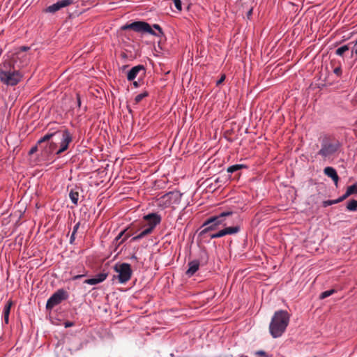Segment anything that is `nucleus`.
Instances as JSON below:
<instances>
[{
    "label": "nucleus",
    "mask_w": 357,
    "mask_h": 357,
    "mask_svg": "<svg viewBox=\"0 0 357 357\" xmlns=\"http://www.w3.org/2000/svg\"><path fill=\"white\" fill-rule=\"evenodd\" d=\"M290 319L287 311L280 310L275 312L269 324V332L273 338L282 335L289 325Z\"/></svg>",
    "instance_id": "f257e3e1"
},
{
    "label": "nucleus",
    "mask_w": 357,
    "mask_h": 357,
    "mask_svg": "<svg viewBox=\"0 0 357 357\" xmlns=\"http://www.w3.org/2000/svg\"><path fill=\"white\" fill-rule=\"evenodd\" d=\"M23 77V73L5 61L0 65V81L8 86L17 85Z\"/></svg>",
    "instance_id": "f03ea898"
},
{
    "label": "nucleus",
    "mask_w": 357,
    "mask_h": 357,
    "mask_svg": "<svg viewBox=\"0 0 357 357\" xmlns=\"http://www.w3.org/2000/svg\"><path fill=\"white\" fill-rule=\"evenodd\" d=\"M54 138L56 141H60V147L56 151V155H60L68 148L70 143L73 140L72 135L68 130L63 131H56L52 133H47L41 137L38 141V144H40L43 142H48L51 139Z\"/></svg>",
    "instance_id": "7ed1b4c3"
},
{
    "label": "nucleus",
    "mask_w": 357,
    "mask_h": 357,
    "mask_svg": "<svg viewBox=\"0 0 357 357\" xmlns=\"http://www.w3.org/2000/svg\"><path fill=\"white\" fill-rule=\"evenodd\" d=\"M153 27L158 30V33L155 32L149 23L143 21H137L128 24H126L122 27V29L124 30L128 29H132L138 33H148L155 36H160L162 35L163 33L160 25L155 24H153Z\"/></svg>",
    "instance_id": "20e7f679"
},
{
    "label": "nucleus",
    "mask_w": 357,
    "mask_h": 357,
    "mask_svg": "<svg viewBox=\"0 0 357 357\" xmlns=\"http://www.w3.org/2000/svg\"><path fill=\"white\" fill-rule=\"evenodd\" d=\"M341 146L339 141L331 142L328 138H324L321 144L318 154L326 158L336 153Z\"/></svg>",
    "instance_id": "39448f33"
},
{
    "label": "nucleus",
    "mask_w": 357,
    "mask_h": 357,
    "mask_svg": "<svg viewBox=\"0 0 357 357\" xmlns=\"http://www.w3.org/2000/svg\"><path fill=\"white\" fill-rule=\"evenodd\" d=\"M114 270L118 273L116 278L121 284L126 283L131 278L132 271L128 263H117L114 266Z\"/></svg>",
    "instance_id": "423d86ee"
},
{
    "label": "nucleus",
    "mask_w": 357,
    "mask_h": 357,
    "mask_svg": "<svg viewBox=\"0 0 357 357\" xmlns=\"http://www.w3.org/2000/svg\"><path fill=\"white\" fill-rule=\"evenodd\" d=\"M30 56L23 51H17L13 54L11 59L7 62H10L11 66L20 70L29 63Z\"/></svg>",
    "instance_id": "0eeeda50"
},
{
    "label": "nucleus",
    "mask_w": 357,
    "mask_h": 357,
    "mask_svg": "<svg viewBox=\"0 0 357 357\" xmlns=\"http://www.w3.org/2000/svg\"><path fill=\"white\" fill-rule=\"evenodd\" d=\"M68 298V292L63 289H59L49 298L46 303V308L47 310H52L54 307L60 304Z\"/></svg>",
    "instance_id": "6e6552de"
},
{
    "label": "nucleus",
    "mask_w": 357,
    "mask_h": 357,
    "mask_svg": "<svg viewBox=\"0 0 357 357\" xmlns=\"http://www.w3.org/2000/svg\"><path fill=\"white\" fill-rule=\"evenodd\" d=\"M144 220L146 221L144 227L151 233L155 227L160 223L161 216L156 213H151L144 215Z\"/></svg>",
    "instance_id": "1a4fd4ad"
},
{
    "label": "nucleus",
    "mask_w": 357,
    "mask_h": 357,
    "mask_svg": "<svg viewBox=\"0 0 357 357\" xmlns=\"http://www.w3.org/2000/svg\"><path fill=\"white\" fill-rule=\"evenodd\" d=\"M182 194L178 191H170L162 196L168 205L178 204L181 199Z\"/></svg>",
    "instance_id": "9d476101"
},
{
    "label": "nucleus",
    "mask_w": 357,
    "mask_h": 357,
    "mask_svg": "<svg viewBox=\"0 0 357 357\" xmlns=\"http://www.w3.org/2000/svg\"><path fill=\"white\" fill-rule=\"evenodd\" d=\"M73 3V0H61L46 8L47 13H54L62 8L66 7Z\"/></svg>",
    "instance_id": "9b49d317"
},
{
    "label": "nucleus",
    "mask_w": 357,
    "mask_h": 357,
    "mask_svg": "<svg viewBox=\"0 0 357 357\" xmlns=\"http://www.w3.org/2000/svg\"><path fill=\"white\" fill-rule=\"evenodd\" d=\"M234 213L231 211H227L221 212L220 214L217 215H213L215 218V220L218 222L220 226L226 227L229 222L227 221V218L232 215Z\"/></svg>",
    "instance_id": "f8f14e48"
},
{
    "label": "nucleus",
    "mask_w": 357,
    "mask_h": 357,
    "mask_svg": "<svg viewBox=\"0 0 357 357\" xmlns=\"http://www.w3.org/2000/svg\"><path fill=\"white\" fill-rule=\"evenodd\" d=\"M140 72H142L143 75L144 74L145 68L143 65H137L132 67L127 73V79L128 81H134Z\"/></svg>",
    "instance_id": "ddd939ff"
},
{
    "label": "nucleus",
    "mask_w": 357,
    "mask_h": 357,
    "mask_svg": "<svg viewBox=\"0 0 357 357\" xmlns=\"http://www.w3.org/2000/svg\"><path fill=\"white\" fill-rule=\"evenodd\" d=\"M107 277V273H100L95 275V277L89 279H86L84 280V283L90 284V285H95L98 284L99 283L102 282Z\"/></svg>",
    "instance_id": "4468645a"
},
{
    "label": "nucleus",
    "mask_w": 357,
    "mask_h": 357,
    "mask_svg": "<svg viewBox=\"0 0 357 357\" xmlns=\"http://www.w3.org/2000/svg\"><path fill=\"white\" fill-rule=\"evenodd\" d=\"M324 172L327 176L331 178V179L334 181L335 185L337 186L339 176L336 170L332 167H326L324 168Z\"/></svg>",
    "instance_id": "2eb2a0df"
},
{
    "label": "nucleus",
    "mask_w": 357,
    "mask_h": 357,
    "mask_svg": "<svg viewBox=\"0 0 357 357\" xmlns=\"http://www.w3.org/2000/svg\"><path fill=\"white\" fill-rule=\"evenodd\" d=\"M199 268V261L198 260H193L188 263V269L186 271L185 274L188 277L192 276Z\"/></svg>",
    "instance_id": "dca6fc26"
},
{
    "label": "nucleus",
    "mask_w": 357,
    "mask_h": 357,
    "mask_svg": "<svg viewBox=\"0 0 357 357\" xmlns=\"http://www.w3.org/2000/svg\"><path fill=\"white\" fill-rule=\"evenodd\" d=\"M13 305L12 301H9L6 303V304L4 306L3 314L4 317V321L6 324H8L9 321V314L10 312V308Z\"/></svg>",
    "instance_id": "f3484780"
},
{
    "label": "nucleus",
    "mask_w": 357,
    "mask_h": 357,
    "mask_svg": "<svg viewBox=\"0 0 357 357\" xmlns=\"http://www.w3.org/2000/svg\"><path fill=\"white\" fill-rule=\"evenodd\" d=\"M241 227L238 225L234 227H227L223 229L224 235H232L237 234L240 231Z\"/></svg>",
    "instance_id": "a211bd4d"
},
{
    "label": "nucleus",
    "mask_w": 357,
    "mask_h": 357,
    "mask_svg": "<svg viewBox=\"0 0 357 357\" xmlns=\"http://www.w3.org/2000/svg\"><path fill=\"white\" fill-rule=\"evenodd\" d=\"M202 227L204 228L201 231V234H207L208 231H213L217 229L213 223H208V219L204 222Z\"/></svg>",
    "instance_id": "6ab92c4d"
},
{
    "label": "nucleus",
    "mask_w": 357,
    "mask_h": 357,
    "mask_svg": "<svg viewBox=\"0 0 357 357\" xmlns=\"http://www.w3.org/2000/svg\"><path fill=\"white\" fill-rule=\"evenodd\" d=\"M126 231H127V229H123L114 239L112 243H113V245L116 247V248H117L121 244L123 243L122 238Z\"/></svg>",
    "instance_id": "aec40b11"
},
{
    "label": "nucleus",
    "mask_w": 357,
    "mask_h": 357,
    "mask_svg": "<svg viewBox=\"0 0 357 357\" xmlns=\"http://www.w3.org/2000/svg\"><path fill=\"white\" fill-rule=\"evenodd\" d=\"M56 147H57V144L55 142L52 141L49 143L48 146H47L45 148V152L47 155H50L53 153H56V151L58 150V149H56Z\"/></svg>",
    "instance_id": "412c9836"
},
{
    "label": "nucleus",
    "mask_w": 357,
    "mask_h": 357,
    "mask_svg": "<svg viewBox=\"0 0 357 357\" xmlns=\"http://www.w3.org/2000/svg\"><path fill=\"white\" fill-rule=\"evenodd\" d=\"M243 168H247V166L243 164L234 165L227 168V172L234 173Z\"/></svg>",
    "instance_id": "4be33fe9"
},
{
    "label": "nucleus",
    "mask_w": 357,
    "mask_h": 357,
    "mask_svg": "<svg viewBox=\"0 0 357 357\" xmlns=\"http://www.w3.org/2000/svg\"><path fill=\"white\" fill-rule=\"evenodd\" d=\"M69 197L71 202L77 205L79 199V193L76 191L70 190L69 192Z\"/></svg>",
    "instance_id": "5701e85b"
},
{
    "label": "nucleus",
    "mask_w": 357,
    "mask_h": 357,
    "mask_svg": "<svg viewBox=\"0 0 357 357\" xmlns=\"http://www.w3.org/2000/svg\"><path fill=\"white\" fill-rule=\"evenodd\" d=\"M347 209L349 211H357V201L350 200L347 205Z\"/></svg>",
    "instance_id": "b1692460"
},
{
    "label": "nucleus",
    "mask_w": 357,
    "mask_h": 357,
    "mask_svg": "<svg viewBox=\"0 0 357 357\" xmlns=\"http://www.w3.org/2000/svg\"><path fill=\"white\" fill-rule=\"evenodd\" d=\"M349 50L348 45H344L337 48L335 51V54L338 56H342L343 54Z\"/></svg>",
    "instance_id": "393cba45"
},
{
    "label": "nucleus",
    "mask_w": 357,
    "mask_h": 357,
    "mask_svg": "<svg viewBox=\"0 0 357 357\" xmlns=\"http://www.w3.org/2000/svg\"><path fill=\"white\" fill-rule=\"evenodd\" d=\"M351 195H352V190H351V188H347L346 192L343 195H342L341 197H340L339 198L337 199L338 203L342 202L343 200L347 199Z\"/></svg>",
    "instance_id": "a878e982"
},
{
    "label": "nucleus",
    "mask_w": 357,
    "mask_h": 357,
    "mask_svg": "<svg viewBox=\"0 0 357 357\" xmlns=\"http://www.w3.org/2000/svg\"><path fill=\"white\" fill-rule=\"evenodd\" d=\"M149 93L147 91H144L139 94H138L137 96H135V103H139L143 98H144L145 97L148 96Z\"/></svg>",
    "instance_id": "bb28decb"
},
{
    "label": "nucleus",
    "mask_w": 357,
    "mask_h": 357,
    "mask_svg": "<svg viewBox=\"0 0 357 357\" xmlns=\"http://www.w3.org/2000/svg\"><path fill=\"white\" fill-rule=\"evenodd\" d=\"M224 231H223V229L218 231V232L216 233H213V234H210V238L211 239L213 238H221L222 236H224Z\"/></svg>",
    "instance_id": "cd10ccee"
},
{
    "label": "nucleus",
    "mask_w": 357,
    "mask_h": 357,
    "mask_svg": "<svg viewBox=\"0 0 357 357\" xmlns=\"http://www.w3.org/2000/svg\"><path fill=\"white\" fill-rule=\"evenodd\" d=\"M338 204V202L336 199H333V200H326V201H324L323 203H322V205L324 207H327V206H331L333 204Z\"/></svg>",
    "instance_id": "c85d7f7f"
},
{
    "label": "nucleus",
    "mask_w": 357,
    "mask_h": 357,
    "mask_svg": "<svg viewBox=\"0 0 357 357\" xmlns=\"http://www.w3.org/2000/svg\"><path fill=\"white\" fill-rule=\"evenodd\" d=\"M334 290L333 289H331V290H328V291H325L324 292H322L320 295V298L321 299H324V298H326L328 296H330L331 295H332L333 293H334Z\"/></svg>",
    "instance_id": "c756f323"
},
{
    "label": "nucleus",
    "mask_w": 357,
    "mask_h": 357,
    "mask_svg": "<svg viewBox=\"0 0 357 357\" xmlns=\"http://www.w3.org/2000/svg\"><path fill=\"white\" fill-rule=\"evenodd\" d=\"M172 1L174 2V4L176 8L178 11H181V10H182V3H181V0H172Z\"/></svg>",
    "instance_id": "7c9ffc66"
},
{
    "label": "nucleus",
    "mask_w": 357,
    "mask_h": 357,
    "mask_svg": "<svg viewBox=\"0 0 357 357\" xmlns=\"http://www.w3.org/2000/svg\"><path fill=\"white\" fill-rule=\"evenodd\" d=\"M151 234V233L149 232V230H147V229L145 228V229H144L143 231H142L139 234H137V236H138V238H139V239H142V238H143L144 236H146V235H148V234Z\"/></svg>",
    "instance_id": "2f4dec72"
},
{
    "label": "nucleus",
    "mask_w": 357,
    "mask_h": 357,
    "mask_svg": "<svg viewBox=\"0 0 357 357\" xmlns=\"http://www.w3.org/2000/svg\"><path fill=\"white\" fill-rule=\"evenodd\" d=\"M208 223H213L214 226L216 227L218 229L220 225L218 224V222L215 220V218L213 216L210 217L208 218Z\"/></svg>",
    "instance_id": "473e14b6"
},
{
    "label": "nucleus",
    "mask_w": 357,
    "mask_h": 357,
    "mask_svg": "<svg viewBox=\"0 0 357 357\" xmlns=\"http://www.w3.org/2000/svg\"><path fill=\"white\" fill-rule=\"evenodd\" d=\"M255 355L257 356L268 357V354L264 351L262 350L256 351Z\"/></svg>",
    "instance_id": "72a5a7b5"
},
{
    "label": "nucleus",
    "mask_w": 357,
    "mask_h": 357,
    "mask_svg": "<svg viewBox=\"0 0 357 357\" xmlns=\"http://www.w3.org/2000/svg\"><path fill=\"white\" fill-rule=\"evenodd\" d=\"M348 188H351L352 190V194L356 193L357 194V185L354 184L348 187Z\"/></svg>",
    "instance_id": "f704fd0d"
},
{
    "label": "nucleus",
    "mask_w": 357,
    "mask_h": 357,
    "mask_svg": "<svg viewBox=\"0 0 357 357\" xmlns=\"http://www.w3.org/2000/svg\"><path fill=\"white\" fill-rule=\"evenodd\" d=\"M86 276V274L84 273V274H81V275H74L73 278H72V280H77L79 278H82L83 277Z\"/></svg>",
    "instance_id": "c9c22d12"
},
{
    "label": "nucleus",
    "mask_w": 357,
    "mask_h": 357,
    "mask_svg": "<svg viewBox=\"0 0 357 357\" xmlns=\"http://www.w3.org/2000/svg\"><path fill=\"white\" fill-rule=\"evenodd\" d=\"M225 79V75H222L221 76V77L220 78V79H218L216 82V85H220V84H222Z\"/></svg>",
    "instance_id": "e433bc0d"
},
{
    "label": "nucleus",
    "mask_w": 357,
    "mask_h": 357,
    "mask_svg": "<svg viewBox=\"0 0 357 357\" xmlns=\"http://www.w3.org/2000/svg\"><path fill=\"white\" fill-rule=\"evenodd\" d=\"M132 234L130 233H125V234L123 236L122 241L123 243L126 241L129 237H130Z\"/></svg>",
    "instance_id": "4c0bfd02"
},
{
    "label": "nucleus",
    "mask_w": 357,
    "mask_h": 357,
    "mask_svg": "<svg viewBox=\"0 0 357 357\" xmlns=\"http://www.w3.org/2000/svg\"><path fill=\"white\" fill-rule=\"evenodd\" d=\"M73 325H74V323L72 321H66L64 323L65 328H69V327L73 326Z\"/></svg>",
    "instance_id": "58836bf2"
},
{
    "label": "nucleus",
    "mask_w": 357,
    "mask_h": 357,
    "mask_svg": "<svg viewBox=\"0 0 357 357\" xmlns=\"http://www.w3.org/2000/svg\"><path fill=\"white\" fill-rule=\"evenodd\" d=\"M29 49L30 48L29 47L22 46V47H20L19 50H17V51H23L24 52L26 53V51Z\"/></svg>",
    "instance_id": "ea45409f"
},
{
    "label": "nucleus",
    "mask_w": 357,
    "mask_h": 357,
    "mask_svg": "<svg viewBox=\"0 0 357 357\" xmlns=\"http://www.w3.org/2000/svg\"><path fill=\"white\" fill-rule=\"evenodd\" d=\"M341 68H335L333 70V73L337 75H340L341 74Z\"/></svg>",
    "instance_id": "a19ab883"
},
{
    "label": "nucleus",
    "mask_w": 357,
    "mask_h": 357,
    "mask_svg": "<svg viewBox=\"0 0 357 357\" xmlns=\"http://www.w3.org/2000/svg\"><path fill=\"white\" fill-rule=\"evenodd\" d=\"M79 222L77 223V224L73 227V232H72V233L76 234V233H77V229H79Z\"/></svg>",
    "instance_id": "79ce46f5"
},
{
    "label": "nucleus",
    "mask_w": 357,
    "mask_h": 357,
    "mask_svg": "<svg viewBox=\"0 0 357 357\" xmlns=\"http://www.w3.org/2000/svg\"><path fill=\"white\" fill-rule=\"evenodd\" d=\"M75 234H74V233H72L71 234V236H70V243L73 244L75 239Z\"/></svg>",
    "instance_id": "37998d69"
},
{
    "label": "nucleus",
    "mask_w": 357,
    "mask_h": 357,
    "mask_svg": "<svg viewBox=\"0 0 357 357\" xmlns=\"http://www.w3.org/2000/svg\"><path fill=\"white\" fill-rule=\"evenodd\" d=\"M352 53H354L356 55H357V40L354 43V47L352 50Z\"/></svg>",
    "instance_id": "c03bdc74"
},
{
    "label": "nucleus",
    "mask_w": 357,
    "mask_h": 357,
    "mask_svg": "<svg viewBox=\"0 0 357 357\" xmlns=\"http://www.w3.org/2000/svg\"><path fill=\"white\" fill-rule=\"evenodd\" d=\"M77 106L79 107H81V100H80V97L79 96V94H77Z\"/></svg>",
    "instance_id": "a18cd8bd"
},
{
    "label": "nucleus",
    "mask_w": 357,
    "mask_h": 357,
    "mask_svg": "<svg viewBox=\"0 0 357 357\" xmlns=\"http://www.w3.org/2000/svg\"><path fill=\"white\" fill-rule=\"evenodd\" d=\"M139 240H140V239L138 238V236H137V235H136V236H133V237L131 238L130 241H131V242H136V241H139Z\"/></svg>",
    "instance_id": "49530a36"
},
{
    "label": "nucleus",
    "mask_w": 357,
    "mask_h": 357,
    "mask_svg": "<svg viewBox=\"0 0 357 357\" xmlns=\"http://www.w3.org/2000/svg\"><path fill=\"white\" fill-rule=\"evenodd\" d=\"M37 149V146L32 147L29 151L31 154L33 153Z\"/></svg>",
    "instance_id": "de8ad7c7"
},
{
    "label": "nucleus",
    "mask_w": 357,
    "mask_h": 357,
    "mask_svg": "<svg viewBox=\"0 0 357 357\" xmlns=\"http://www.w3.org/2000/svg\"><path fill=\"white\" fill-rule=\"evenodd\" d=\"M132 84H133L134 87H135V88H137V87H139V82H137V81H134V82H133V83H132Z\"/></svg>",
    "instance_id": "09e8293b"
},
{
    "label": "nucleus",
    "mask_w": 357,
    "mask_h": 357,
    "mask_svg": "<svg viewBox=\"0 0 357 357\" xmlns=\"http://www.w3.org/2000/svg\"><path fill=\"white\" fill-rule=\"evenodd\" d=\"M137 257L136 255H133L132 257H131V259H135V260H137Z\"/></svg>",
    "instance_id": "8fccbe9b"
},
{
    "label": "nucleus",
    "mask_w": 357,
    "mask_h": 357,
    "mask_svg": "<svg viewBox=\"0 0 357 357\" xmlns=\"http://www.w3.org/2000/svg\"><path fill=\"white\" fill-rule=\"evenodd\" d=\"M252 13V10H250L249 12H248V15L251 14Z\"/></svg>",
    "instance_id": "3c124183"
},
{
    "label": "nucleus",
    "mask_w": 357,
    "mask_h": 357,
    "mask_svg": "<svg viewBox=\"0 0 357 357\" xmlns=\"http://www.w3.org/2000/svg\"><path fill=\"white\" fill-rule=\"evenodd\" d=\"M241 357H248V356H242Z\"/></svg>",
    "instance_id": "603ef678"
}]
</instances>
